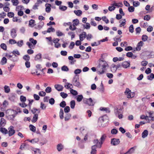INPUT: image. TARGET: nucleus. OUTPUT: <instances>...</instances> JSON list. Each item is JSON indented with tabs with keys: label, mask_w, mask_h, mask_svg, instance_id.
Here are the masks:
<instances>
[{
	"label": "nucleus",
	"mask_w": 154,
	"mask_h": 154,
	"mask_svg": "<svg viewBox=\"0 0 154 154\" xmlns=\"http://www.w3.org/2000/svg\"><path fill=\"white\" fill-rule=\"evenodd\" d=\"M7 114L8 116L11 119H13L15 116L16 112L14 110L10 109L7 110Z\"/></svg>",
	"instance_id": "39448f33"
},
{
	"label": "nucleus",
	"mask_w": 154,
	"mask_h": 154,
	"mask_svg": "<svg viewBox=\"0 0 154 154\" xmlns=\"http://www.w3.org/2000/svg\"><path fill=\"white\" fill-rule=\"evenodd\" d=\"M103 56V54L101 55V58L99 60L100 63L99 66L106 69V67L108 66V65L106 61L103 60V59L102 58Z\"/></svg>",
	"instance_id": "7ed1b4c3"
},
{
	"label": "nucleus",
	"mask_w": 154,
	"mask_h": 154,
	"mask_svg": "<svg viewBox=\"0 0 154 154\" xmlns=\"http://www.w3.org/2000/svg\"><path fill=\"white\" fill-rule=\"evenodd\" d=\"M20 100L22 102H25L26 100V97L23 96H21L20 97Z\"/></svg>",
	"instance_id": "bf43d9fd"
},
{
	"label": "nucleus",
	"mask_w": 154,
	"mask_h": 154,
	"mask_svg": "<svg viewBox=\"0 0 154 154\" xmlns=\"http://www.w3.org/2000/svg\"><path fill=\"white\" fill-rule=\"evenodd\" d=\"M96 146L95 145L93 146L92 147V150L91 152V154H96L97 150H96Z\"/></svg>",
	"instance_id": "b1692460"
},
{
	"label": "nucleus",
	"mask_w": 154,
	"mask_h": 154,
	"mask_svg": "<svg viewBox=\"0 0 154 154\" xmlns=\"http://www.w3.org/2000/svg\"><path fill=\"white\" fill-rule=\"evenodd\" d=\"M60 96L63 98H66L68 96V94L64 92H61L60 93Z\"/></svg>",
	"instance_id": "ea45409f"
},
{
	"label": "nucleus",
	"mask_w": 154,
	"mask_h": 154,
	"mask_svg": "<svg viewBox=\"0 0 154 154\" xmlns=\"http://www.w3.org/2000/svg\"><path fill=\"white\" fill-rule=\"evenodd\" d=\"M55 31V29L52 27L49 28L47 29V32L48 33H50L51 32H54Z\"/></svg>",
	"instance_id": "c03bdc74"
},
{
	"label": "nucleus",
	"mask_w": 154,
	"mask_h": 154,
	"mask_svg": "<svg viewBox=\"0 0 154 154\" xmlns=\"http://www.w3.org/2000/svg\"><path fill=\"white\" fill-rule=\"evenodd\" d=\"M111 6H109L108 7V10L110 11H114L116 9V7L112 5L111 4Z\"/></svg>",
	"instance_id": "c9c22d12"
},
{
	"label": "nucleus",
	"mask_w": 154,
	"mask_h": 154,
	"mask_svg": "<svg viewBox=\"0 0 154 154\" xmlns=\"http://www.w3.org/2000/svg\"><path fill=\"white\" fill-rule=\"evenodd\" d=\"M11 2L14 6H17L19 3V0H11Z\"/></svg>",
	"instance_id": "5701e85b"
},
{
	"label": "nucleus",
	"mask_w": 154,
	"mask_h": 154,
	"mask_svg": "<svg viewBox=\"0 0 154 154\" xmlns=\"http://www.w3.org/2000/svg\"><path fill=\"white\" fill-rule=\"evenodd\" d=\"M83 97L82 95H79L77 98V100L78 102L81 101Z\"/></svg>",
	"instance_id": "13d9d810"
},
{
	"label": "nucleus",
	"mask_w": 154,
	"mask_h": 154,
	"mask_svg": "<svg viewBox=\"0 0 154 154\" xmlns=\"http://www.w3.org/2000/svg\"><path fill=\"white\" fill-rule=\"evenodd\" d=\"M116 115L119 119H122L123 118V116L120 112L119 111L117 110V111Z\"/></svg>",
	"instance_id": "473e14b6"
},
{
	"label": "nucleus",
	"mask_w": 154,
	"mask_h": 154,
	"mask_svg": "<svg viewBox=\"0 0 154 154\" xmlns=\"http://www.w3.org/2000/svg\"><path fill=\"white\" fill-rule=\"evenodd\" d=\"M11 34L13 38H14L17 35L16 30L15 29L13 28L11 30Z\"/></svg>",
	"instance_id": "f8f14e48"
},
{
	"label": "nucleus",
	"mask_w": 154,
	"mask_h": 154,
	"mask_svg": "<svg viewBox=\"0 0 154 154\" xmlns=\"http://www.w3.org/2000/svg\"><path fill=\"white\" fill-rule=\"evenodd\" d=\"M38 119V115L37 114H35L32 120V122L33 123L35 122Z\"/></svg>",
	"instance_id": "6ab92c4d"
},
{
	"label": "nucleus",
	"mask_w": 154,
	"mask_h": 154,
	"mask_svg": "<svg viewBox=\"0 0 154 154\" xmlns=\"http://www.w3.org/2000/svg\"><path fill=\"white\" fill-rule=\"evenodd\" d=\"M63 148V146L61 143L58 144L57 146V149L59 151H60Z\"/></svg>",
	"instance_id": "72a5a7b5"
},
{
	"label": "nucleus",
	"mask_w": 154,
	"mask_h": 154,
	"mask_svg": "<svg viewBox=\"0 0 154 154\" xmlns=\"http://www.w3.org/2000/svg\"><path fill=\"white\" fill-rule=\"evenodd\" d=\"M13 21L14 22H18L19 23L21 22V20L20 19H18L17 17H13Z\"/></svg>",
	"instance_id": "864d4df0"
},
{
	"label": "nucleus",
	"mask_w": 154,
	"mask_h": 154,
	"mask_svg": "<svg viewBox=\"0 0 154 154\" xmlns=\"http://www.w3.org/2000/svg\"><path fill=\"white\" fill-rule=\"evenodd\" d=\"M130 62L124 61L122 63V66L125 68H127L130 67Z\"/></svg>",
	"instance_id": "9b49d317"
},
{
	"label": "nucleus",
	"mask_w": 154,
	"mask_h": 154,
	"mask_svg": "<svg viewBox=\"0 0 154 154\" xmlns=\"http://www.w3.org/2000/svg\"><path fill=\"white\" fill-rule=\"evenodd\" d=\"M24 8L23 6L18 5L16 6L15 10L16 11H18L21 10H23Z\"/></svg>",
	"instance_id": "4be33fe9"
},
{
	"label": "nucleus",
	"mask_w": 154,
	"mask_h": 154,
	"mask_svg": "<svg viewBox=\"0 0 154 154\" xmlns=\"http://www.w3.org/2000/svg\"><path fill=\"white\" fill-rule=\"evenodd\" d=\"M34 23V20L31 19L29 21V25L30 26L32 27L33 26V25Z\"/></svg>",
	"instance_id": "3c124183"
},
{
	"label": "nucleus",
	"mask_w": 154,
	"mask_h": 154,
	"mask_svg": "<svg viewBox=\"0 0 154 154\" xmlns=\"http://www.w3.org/2000/svg\"><path fill=\"white\" fill-rule=\"evenodd\" d=\"M45 11L48 13L50 12L51 10V5L50 4L47 3L45 4Z\"/></svg>",
	"instance_id": "9d476101"
},
{
	"label": "nucleus",
	"mask_w": 154,
	"mask_h": 154,
	"mask_svg": "<svg viewBox=\"0 0 154 154\" xmlns=\"http://www.w3.org/2000/svg\"><path fill=\"white\" fill-rule=\"evenodd\" d=\"M5 91L6 93H8L10 92V89L9 86L5 85L4 86Z\"/></svg>",
	"instance_id": "2f4dec72"
},
{
	"label": "nucleus",
	"mask_w": 154,
	"mask_h": 154,
	"mask_svg": "<svg viewBox=\"0 0 154 154\" xmlns=\"http://www.w3.org/2000/svg\"><path fill=\"white\" fill-rule=\"evenodd\" d=\"M90 25L89 23H86L84 25V27L86 29H89L90 27Z\"/></svg>",
	"instance_id": "58836bf2"
},
{
	"label": "nucleus",
	"mask_w": 154,
	"mask_h": 154,
	"mask_svg": "<svg viewBox=\"0 0 154 154\" xmlns=\"http://www.w3.org/2000/svg\"><path fill=\"white\" fill-rule=\"evenodd\" d=\"M69 29L73 31L75 30L76 29V27L74 25H73V24H71V25L69 26Z\"/></svg>",
	"instance_id": "09e8293b"
},
{
	"label": "nucleus",
	"mask_w": 154,
	"mask_h": 154,
	"mask_svg": "<svg viewBox=\"0 0 154 154\" xmlns=\"http://www.w3.org/2000/svg\"><path fill=\"white\" fill-rule=\"evenodd\" d=\"M112 4L116 8V7L117 8H121L123 6L122 2H118L117 1L115 0L113 1Z\"/></svg>",
	"instance_id": "6e6552de"
},
{
	"label": "nucleus",
	"mask_w": 154,
	"mask_h": 154,
	"mask_svg": "<svg viewBox=\"0 0 154 154\" xmlns=\"http://www.w3.org/2000/svg\"><path fill=\"white\" fill-rule=\"evenodd\" d=\"M32 112H33V113H35L36 112H38V113L40 112V110L39 109H37L36 108H33L31 110Z\"/></svg>",
	"instance_id": "603ef678"
},
{
	"label": "nucleus",
	"mask_w": 154,
	"mask_h": 154,
	"mask_svg": "<svg viewBox=\"0 0 154 154\" xmlns=\"http://www.w3.org/2000/svg\"><path fill=\"white\" fill-rule=\"evenodd\" d=\"M0 46L1 48L4 50H6L7 49V46L4 43H2L1 44Z\"/></svg>",
	"instance_id": "e433bc0d"
},
{
	"label": "nucleus",
	"mask_w": 154,
	"mask_h": 154,
	"mask_svg": "<svg viewBox=\"0 0 154 154\" xmlns=\"http://www.w3.org/2000/svg\"><path fill=\"white\" fill-rule=\"evenodd\" d=\"M6 122L4 118H2L0 122V127L4 126L6 124Z\"/></svg>",
	"instance_id": "a211bd4d"
},
{
	"label": "nucleus",
	"mask_w": 154,
	"mask_h": 154,
	"mask_svg": "<svg viewBox=\"0 0 154 154\" xmlns=\"http://www.w3.org/2000/svg\"><path fill=\"white\" fill-rule=\"evenodd\" d=\"M126 20L125 19H122L120 21L119 23H120L119 25L120 27L123 26L126 24Z\"/></svg>",
	"instance_id": "412c9836"
},
{
	"label": "nucleus",
	"mask_w": 154,
	"mask_h": 154,
	"mask_svg": "<svg viewBox=\"0 0 154 154\" xmlns=\"http://www.w3.org/2000/svg\"><path fill=\"white\" fill-rule=\"evenodd\" d=\"M7 15L9 17L11 18L14 17V14L13 12H9L8 13Z\"/></svg>",
	"instance_id": "5fc2aeb1"
},
{
	"label": "nucleus",
	"mask_w": 154,
	"mask_h": 154,
	"mask_svg": "<svg viewBox=\"0 0 154 154\" xmlns=\"http://www.w3.org/2000/svg\"><path fill=\"white\" fill-rule=\"evenodd\" d=\"M17 45L19 47H21L23 44V40H20L17 42Z\"/></svg>",
	"instance_id": "37998d69"
},
{
	"label": "nucleus",
	"mask_w": 154,
	"mask_h": 154,
	"mask_svg": "<svg viewBox=\"0 0 154 154\" xmlns=\"http://www.w3.org/2000/svg\"><path fill=\"white\" fill-rule=\"evenodd\" d=\"M60 116L61 119H62L63 118V112L62 109H60Z\"/></svg>",
	"instance_id": "a18cd8bd"
},
{
	"label": "nucleus",
	"mask_w": 154,
	"mask_h": 154,
	"mask_svg": "<svg viewBox=\"0 0 154 154\" xmlns=\"http://www.w3.org/2000/svg\"><path fill=\"white\" fill-rule=\"evenodd\" d=\"M148 132L147 130H145L142 134V137L144 138L147 136Z\"/></svg>",
	"instance_id": "c756f323"
},
{
	"label": "nucleus",
	"mask_w": 154,
	"mask_h": 154,
	"mask_svg": "<svg viewBox=\"0 0 154 154\" xmlns=\"http://www.w3.org/2000/svg\"><path fill=\"white\" fill-rule=\"evenodd\" d=\"M29 127L30 130L33 132H35L36 131V128L32 125H30Z\"/></svg>",
	"instance_id": "cd10ccee"
},
{
	"label": "nucleus",
	"mask_w": 154,
	"mask_h": 154,
	"mask_svg": "<svg viewBox=\"0 0 154 154\" xmlns=\"http://www.w3.org/2000/svg\"><path fill=\"white\" fill-rule=\"evenodd\" d=\"M7 62V59L6 57H4L2 58L0 63L1 64L4 65Z\"/></svg>",
	"instance_id": "7c9ffc66"
},
{
	"label": "nucleus",
	"mask_w": 154,
	"mask_h": 154,
	"mask_svg": "<svg viewBox=\"0 0 154 154\" xmlns=\"http://www.w3.org/2000/svg\"><path fill=\"white\" fill-rule=\"evenodd\" d=\"M57 35L58 36H62L64 35V34L60 30H57L56 32Z\"/></svg>",
	"instance_id": "f704fd0d"
},
{
	"label": "nucleus",
	"mask_w": 154,
	"mask_h": 154,
	"mask_svg": "<svg viewBox=\"0 0 154 154\" xmlns=\"http://www.w3.org/2000/svg\"><path fill=\"white\" fill-rule=\"evenodd\" d=\"M59 9L62 11H65L67 9V7L63 6H60Z\"/></svg>",
	"instance_id": "6e6d98bb"
},
{
	"label": "nucleus",
	"mask_w": 154,
	"mask_h": 154,
	"mask_svg": "<svg viewBox=\"0 0 154 154\" xmlns=\"http://www.w3.org/2000/svg\"><path fill=\"white\" fill-rule=\"evenodd\" d=\"M75 104V101L74 100H73L71 101L70 106L72 109L74 108Z\"/></svg>",
	"instance_id": "a19ab883"
},
{
	"label": "nucleus",
	"mask_w": 154,
	"mask_h": 154,
	"mask_svg": "<svg viewBox=\"0 0 154 154\" xmlns=\"http://www.w3.org/2000/svg\"><path fill=\"white\" fill-rule=\"evenodd\" d=\"M120 141L118 139L113 138L111 140V144L114 146H116L119 144Z\"/></svg>",
	"instance_id": "1a4fd4ad"
},
{
	"label": "nucleus",
	"mask_w": 154,
	"mask_h": 154,
	"mask_svg": "<svg viewBox=\"0 0 154 154\" xmlns=\"http://www.w3.org/2000/svg\"><path fill=\"white\" fill-rule=\"evenodd\" d=\"M70 92L71 94L74 95H76L78 94L77 91L72 89H71Z\"/></svg>",
	"instance_id": "8fccbe9b"
},
{
	"label": "nucleus",
	"mask_w": 154,
	"mask_h": 154,
	"mask_svg": "<svg viewBox=\"0 0 154 154\" xmlns=\"http://www.w3.org/2000/svg\"><path fill=\"white\" fill-rule=\"evenodd\" d=\"M136 147V146H134V147L131 148L129 149V150L128 151H127V152L130 154L133 152Z\"/></svg>",
	"instance_id": "79ce46f5"
},
{
	"label": "nucleus",
	"mask_w": 154,
	"mask_h": 154,
	"mask_svg": "<svg viewBox=\"0 0 154 154\" xmlns=\"http://www.w3.org/2000/svg\"><path fill=\"white\" fill-rule=\"evenodd\" d=\"M125 93L127 97L128 98H132L134 97L135 95L134 93L133 92H131V91L128 88H127L126 89Z\"/></svg>",
	"instance_id": "20e7f679"
},
{
	"label": "nucleus",
	"mask_w": 154,
	"mask_h": 154,
	"mask_svg": "<svg viewBox=\"0 0 154 154\" xmlns=\"http://www.w3.org/2000/svg\"><path fill=\"white\" fill-rule=\"evenodd\" d=\"M143 42L142 41H140L137 44V46L136 48L137 51H140V50L141 47L143 46Z\"/></svg>",
	"instance_id": "dca6fc26"
},
{
	"label": "nucleus",
	"mask_w": 154,
	"mask_h": 154,
	"mask_svg": "<svg viewBox=\"0 0 154 154\" xmlns=\"http://www.w3.org/2000/svg\"><path fill=\"white\" fill-rule=\"evenodd\" d=\"M134 7L132 6L129 7L128 8V11L130 12H133L134 11Z\"/></svg>",
	"instance_id": "0e129e2a"
},
{
	"label": "nucleus",
	"mask_w": 154,
	"mask_h": 154,
	"mask_svg": "<svg viewBox=\"0 0 154 154\" xmlns=\"http://www.w3.org/2000/svg\"><path fill=\"white\" fill-rule=\"evenodd\" d=\"M74 13L78 16H80L82 14V11L80 10H75Z\"/></svg>",
	"instance_id": "c85d7f7f"
},
{
	"label": "nucleus",
	"mask_w": 154,
	"mask_h": 154,
	"mask_svg": "<svg viewBox=\"0 0 154 154\" xmlns=\"http://www.w3.org/2000/svg\"><path fill=\"white\" fill-rule=\"evenodd\" d=\"M86 33L85 32H83L79 35L80 40L82 41L86 37Z\"/></svg>",
	"instance_id": "4468645a"
},
{
	"label": "nucleus",
	"mask_w": 154,
	"mask_h": 154,
	"mask_svg": "<svg viewBox=\"0 0 154 154\" xmlns=\"http://www.w3.org/2000/svg\"><path fill=\"white\" fill-rule=\"evenodd\" d=\"M71 115L69 114H67L65 117V119L66 121L69 120L70 118Z\"/></svg>",
	"instance_id": "e2e57ef3"
},
{
	"label": "nucleus",
	"mask_w": 154,
	"mask_h": 154,
	"mask_svg": "<svg viewBox=\"0 0 154 154\" xmlns=\"http://www.w3.org/2000/svg\"><path fill=\"white\" fill-rule=\"evenodd\" d=\"M12 53L15 56H16V55L17 56H19L20 55L19 52L17 50L13 51L12 52Z\"/></svg>",
	"instance_id": "052dcab7"
},
{
	"label": "nucleus",
	"mask_w": 154,
	"mask_h": 154,
	"mask_svg": "<svg viewBox=\"0 0 154 154\" xmlns=\"http://www.w3.org/2000/svg\"><path fill=\"white\" fill-rule=\"evenodd\" d=\"M149 116H148L147 119L153 121L154 120V116L153 113L150 112L149 113Z\"/></svg>",
	"instance_id": "f3484780"
},
{
	"label": "nucleus",
	"mask_w": 154,
	"mask_h": 154,
	"mask_svg": "<svg viewBox=\"0 0 154 154\" xmlns=\"http://www.w3.org/2000/svg\"><path fill=\"white\" fill-rule=\"evenodd\" d=\"M0 128V131L3 134H6L8 133V130L2 127Z\"/></svg>",
	"instance_id": "393cba45"
},
{
	"label": "nucleus",
	"mask_w": 154,
	"mask_h": 154,
	"mask_svg": "<svg viewBox=\"0 0 154 154\" xmlns=\"http://www.w3.org/2000/svg\"><path fill=\"white\" fill-rule=\"evenodd\" d=\"M75 44L74 42H71L70 43V45L69 46V48L70 49H72L73 48L74 46H75Z\"/></svg>",
	"instance_id": "680f3d73"
},
{
	"label": "nucleus",
	"mask_w": 154,
	"mask_h": 154,
	"mask_svg": "<svg viewBox=\"0 0 154 154\" xmlns=\"http://www.w3.org/2000/svg\"><path fill=\"white\" fill-rule=\"evenodd\" d=\"M73 84L74 86L79 87L80 84L79 81V77L78 75H75L73 78Z\"/></svg>",
	"instance_id": "423d86ee"
},
{
	"label": "nucleus",
	"mask_w": 154,
	"mask_h": 154,
	"mask_svg": "<svg viewBox=\"0 0 154 154\" xmlns=\"http://www.w3.org/2000/svg\"><path fill=\"white\" fill-rule=\"evenodd\" d=\"M97 70L98 73L100 74H103L105 72L106 69H104L101 67H100L99 66V67L98 69Z\"/></svg>",
	"instance_id": "2eb2a0df"
},
{
	"label": "nucleus",
	"mask_w": 154,
	"mask_h": 154,
	"mask_svg": "<svg viewBox=\"0 0 154 154\" xmlns=\"http://www.w3.org/2000/svg\"><path fill=\"white\" fill-rule=\"evenodd\" d=\"M62 70L63 71H67L69 70V68L68 67L66 66H63L62 67Z\"/></svg>",
	"instance_id": "69168bd1"
},
{
	"label": "nucleus",
	"mask_w": 154,
	"mask_h": 154,
	"mask_svg": "<svg viewBox=\"0 0 154 154\" xmlns=\"http://www.w3.org/2000/svg\"><path fill=\"white\" fill-rule=\"evenodd\" d=\"M140 3L138 1H134L133 5L135 7H137L140 5Z\"/></svg>",
	"instance_id": "338daca9"
},
{
	"label": "nucleus",
	"mask_w": 154,
	"mask_h": 154,
	"mask_svg": "<svg viewBox=\"0 0 154 154\" xmlns=\"http://www.w3.org/2000/svg\"><path fill=\"white\" fill-rule=\"evenodd\" d=\"M79 24V21L78 19L74 20L72 21V24L75 27Z\"/></svg>",
	"instance_id": "bb28decb"
},
{
	"label": "nucleus",
	"mask_w": 154,
	"mask_h": 154,
	"mask_svg": "<svg viewBox=\"0 0 154 154\" xmlns=\"http://www.w3.org/2000/svg\"><path fill=\"white\" fill-rule=\"evenodd\" d=\"M102 19L103 21L105 22L106 23H108L109 22V20L106 17L104 16L102 17Z\"/></svg>",
	"instance_id": "4c0bfd02"
},
{
	"label": "nucleus",
	"mask_w": 154,
	"mask_h": 154,
	"mask_svg": "<svg viewBox=\"0 0 154 154\" xmlns=\"http://www.w3.org/2000/svg\"><path fill=\"white\" fill-rule=\"evenodd\" d=\"M106 137V135L105 134H104L102 135L100 138L101 144H102L103 142L104 141Z\"/></svg>",
	"instance_id": "49530a36"
},
{
	"label": "nucleus",
	"mask_w": 154,
	"mask_h": 154,
	"mask_svg": "<svg viewBox=\"0 0 154 154\" xmlns=\"http://www.w3.org/2000/svg\"><path fill=\"white\" fill-rule=\"evenodd\" d=\"M9 43L11 45L17 43L16 41L13 39H10L9 40Z\"/></svg>",
	"instance_id": "4d7b16f0"
},
{
	"label": "nucleus",
	"mask_w": 154,
	"mask_h": 154,
	"mask_svg": "<svg viewBox=\"0 0 154 154\" xmlns=\"http://www.w3.org/2000/svg\"><path fill=\"white\" fill-rule=\"evenodd\" d=\"M83 101L84 103L91 106H94L95 103L94 100L91 98L89 99L85 98Z\"/></svg>",
	"instance_id": "f03ea898"
},
{
	"label": "nucleus",
	"mask_w": 154,
	"mask_h": 154,
	"mask_svg": "<svg viewBox=\"0 0 154 154\" xmlns=\"http://www.w3.org/2000/svg\"><path fill=\"white\" fill-rule=\"evenodd\" d=\"M54 88L58 91H62L63 88L62 85L59 84L55 85H54Z\"/></svg>",
	"instance_id": "ddd939ff"
},
{
	"label": "nucleus",
	"mask_w": 154,
	"mask_h": 154,
	"mask_svg": "<svg viewBox=\"0 0 154 154\" xmlns=\"http://www.w3.org/2000/svg\"><path fill=\"white\" fill-rule=\"evenodd\" d=\"M8 133L9 136H11L13 135L15 133V131L14 129V127L12 126H11L8 128Z\"/></svg>",
	"instance_id": "0eeeda50"
},
{
	"label": "nucleus",
	"mask_w": 154,
	"mask_h": 154,
	"mask_svg": "<svg viewBox=\"0 0 154 154\" xmlns=\"http://www.w3.org/2000/svg\"><path fill=\"white\" fill-rule=\"evenodd\" d=\"M37 41L33 38H30L29 41L27 42L26 44L30 49H34L37 44Z\"/></svg>",
	"instance_id": "f257e3e1"
},
{
	"label": "nucleus",
	"mask_w": 154,
	"mask_h": 154,
	"mask_svg": "<svg viewBox=\"0 0 154 154\" xmlns=\"http://www.w3.org/2000/svg\"><path fill=\"white\" fill-rule=\"evenodd\" d=\"M23 59L26 61H29L30 59V56L28 54L24 55L23 57Z\"/></svg>",
	"instance_id": "a878e982"
},
{
	"label": "nucleus",
	"mask_w": 154,
	"mask_h": 154,
	"mask_svg": "<svg viewBox=\"0 0 154 154\" xmlns=\"http://www.w3.org/2000/svg\"><path fill=\"white\" fill-rule=\"evenodd\" d=\"M70 107L69 106H66L64 109V111L65 112H68L70 111Z\"/></svg>",
	"instance_id": "774afa93"
},
{
	"label": "nucleus",
	"mask_w": 154,
	"mask_h": 154,
	"mask_svg": "<svg viewBox=\"0 0 154 154\" xmlns=\"http://www.w3.org/2000/svg\"><path fill=\"white\" fill-rule=\"evenodd\" d=\"M100 109L101 111H105L107 112H109V109L107 108H104L103 107H101L100 108Z\"/></svg>",
	"instance_id": "de8ad7c7"
},
{
	"label": "nucleus",
	"mask_w": 154,
	"mask_h": 154,
	"mask_svg": "<svg viewBox=\"0 0 154 154\" xmlns=\"http://www.w3.org/2000/svg\"><path fill=\"white\" fill-rule=\"evenodd\" d=\"M64 87L66 89H71L73 88V86L72 84L70 83H65Z\"/></svg>",
	"instance_id": "aec40b11"
}]
</instances>
